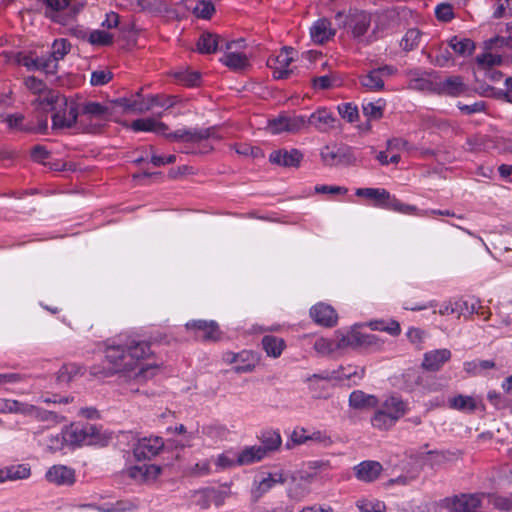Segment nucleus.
Returning a JSON list of instances; mask_svg holds the SVG:
<instances>
[{"label": "nucleus", "mask_w": 512, "mask_h": 512, "mask_svg": "<svg viewBox=\"0 0 512 512\" xmlns=\"http://www.w3.org/2000/svg\"><path fill=\"white\" fill-rule=\"evenodd\" d=\"M214 5L206 0H200L199 3L193 7V12L197 17L208 19L214 13Z\"/></svg>", "instance_id": "obj_64"}, {"label": "nucleus", "mask_w": 512, "mask_h": 512, "mask_svg": "<svg viewBox=\"0 0 512 512\" xmlns=\"http://www.w3.org/2000/svg\"><path fill=\"white\" fill-rule=\"evenodd\" d=\"M430 62L435 66L446 67L453 63V57L447 48L439 46L435 57Z\"/></svg>", "instance_id": "obj_59"}, {"label": "nucleus", "mask_w": 512, "mask_h": 512, "mask_svg": "<svg viewBox=\"0 0 512 512\" xmlns=\"http://www.w3.org/2000/svg\"><path fill=\"white\" fill-rule=\"evenodd\" d=\"M306 127V117L302 115H281L269 121L268 129L272 134L282 132H297Z\"/></svg>", "instance_id": "obj_15"}, {"label": "nucleus", "mask_w": 512, "mask_h": 512, "mask_svg": "<svg viewBox=\"0 0 512 512\" xmlns=\"http://www.w3.org/2000/svg\"><path fill=\"white\" fill-rule=\"evenodd\" d=\"M321 158L329 166L348 165L353 162L348 149L337 146H325L321 150Z\"/></svg>", "instance_id": "obj_23"}, {"label": "nucleus", "mask_w": 512, "mask_h": 512, "mask_svg": "<svg viewBox=\"0 0 512 512\" xmlns=\"http://www.w3.org/2000/svg\"><path fill=\"white\" fill-rule=\"evenodd\" d=\"M386 209L407 215H423L416 206L405 204L392 195Z\"/></svg>", "instance_id": "obj_50"}, {"label": "nucleus", "mask_w": 512, "mask_h": 512, "mask_svg": "<svg viewBox=\"0 0 512 512\" xmlns=\"http://www.w3.org/2000/svg\"><path fill=\"white\" fill-rule=\"evenodd\" d=\"M337 334L341 350L361 348L363 333L359 330V325L352 326L346 332L338 331Z\"/></svg>", "instance_id": "obj_36"}, {"label": "nucleus", "mask_w": 512, "mask_h": 512, "mask_svg": "<svg viewBox=\"0 0 512 512\" xmlns=\"http://www.w3.org/2000/svg\"><path fill=\"white\" fill-rule=\"evenodd\" d=\"M313 320L323 326H333L337 322L335 310L327 304L318 303L310 309Z\"/></svg>", "instance_id": "obj_32"}, {"label": "nucleus", "mask_w": 512, "mask_h": 512, "mask_svg": "<svg viewBox=\"0 0 512 512\" xmlns=\"http://www.w3.org/2000/svg\"><path fill=\"white\" fill-rule=\"evenodd\" d=\"M331 381L327 378V372L324 374H313L306 378L305 382L308 385V388L316 392L318 396H320L319 391L325 388V383Z\"/></svg>", "instance_id": "obj_56"}, {"label": "nucleus", "mask_w": 512, "mask_h": 512, "mask_svg": "<svg viewBox=\"0 0 512 512\" xmlns=\"http://www.w3.org/2000/svg\"><path fill=\"white\" fill-rule=\"evenodd\" d=\"M74 0H46V15L54 22L66 25L78 12Z\"/></svg>", "instance_id": "obj_13"}, {"label": "nucleus", "mask_w": 512, "mask_h": 512, "mask_svg": "<svg viewBox=\"0 0 512 512\" xmlns=\"http://www.w3.org/2000/svg\"><path fill=\"white\" fill-rule=\"evenodd\" d=\"M358 509L362 512H385L384 502L374 498H363L356 503Z\"/></svg>", "instance_id": "obj_53"}, {"label": "nucleus", "mask_w": 512, "mask_h": 512, "mask_svg": "<svg viewBox=\"0 0 512 512\" xmlns=\"http://www.w3.org/2000/svg\"><path fill=\"white\" fill-rule=\"evenodd\" d=\"M152 356L150 344L136 338H128L123 343L109 345L105 350L103 371L93 367L91 373L96 376H109L122 373L138 383H146L162 372V364L144 363Z\"/></svg>", "instance_id": "obj_1"}, {"label": "nucleus", "mask_w": 512, "mask_h": 512, "mask_svg": "<svg viewBox=\"0 0 512 512\" xmlns=\"http://www.w3.org/2000/svg\"><path fill=\"white\" fill-rule=\"evenodd\" d=\"M340 116L346 121L352 123L358 119L359 113L357 106L351 103H343L337 107Z\"/></svg>", "instance_id": "obj_60"}, {"label": "nucleus", "mask_w": 512, "mask_h": 512, "mask_svg": "<svg viewBox=\"0 0 512 512\" xmlns=\"http://www.w3.org/2000/svg\"><path fill=\"white\" fill-rule=\"evenodd\" d=\"M467 90V85L460 76H450L444 80L437 79L436 94L457 97L466 93Z\"/></svg>", "instance_id": "obj_27"}, {"label": "nucleus", "mask_w": 512, "mask_h": 512, "mask_svg": "<svg viewBox=\"0 0 512 512\" xmlns=\"http://www.w3.org/2000/svg\"><path fill=\"white\" fill-rule=\"evenodd\" d=\"M31 468L26 464H15L0 469V483L29 478Z\"/></svg>", "instance_id": "obj_35"}, {"label": "nucleus", "mask_w": 512, "mask_h": 512, "mask_svg": "<svg viewBox=\"0 0 512 512\" xmlns=\"http://www.w3.org/2000/svg\"><path fill=\"white\" fill-rule=\"evenodd\" d=\"M355 195L370 199L374 206L384 209H386L391 197V194L383 188H358Z\"/></svg>", "instance_id": "obj_34"}, {"label": "nucleus", "mask_w": 512, "mask_h": 512, "mask_svg": "<svg viewBox=\"0 0 512 512\" xmlns=\"http://www.w3.org/2000/svg\"><path fill=\"white\" fill-rule=\"evenodd\" d=\"M211 471V460L205 459L189 467L188 474L191 476L201 477L210 474Z\"/></svg>", "instance_id": "obj_63"}, {"label": "nucleus", "mask_w": 512, "mask_h": 512, "mask_svg": "<svg viewBox=\"0 0 512 512\" xmlns=\"http://www.w3.org/2000/svg\"><path fill=\"white\" fill-rule=\"evenodd\" d=\"M447 506L454 512H476L481 500L477 495H461L446 499Z\"/></svg>", "instance_id": "obj_29"}, {"label": "nucleus", "mask_w": 512, "mask_h": 512, "mask_svg": "<svg viewBox=\"0 0 512 512\" xmlns=\"http://www.w3.org/2000/svg\"><path fill=\"white\" fill-rule=\"evenodd\" d=\"M158 105L163 106L164 104L159 103V99L157 96H149L143 99H133V104H131L129 107L132 109L133 113L142 114Z\"/></svg>", "instance_id": "obj_48"}, {"label": "nucleus", "mask_w": 512, "mask_h": 512, "mask_svg": "<svg viewBox=\"0 0 512 512\" xmlns=\"http://www.w3.org/2000/svg\"><path fill=\"white\" fill-rule=\"evenodd\" d=\"M479 401L473 396L467 395H456L449 398L448 405L451 409H455L461 412L470 413L476 410Z\"/></svg>", "instance_id": "obj_40"}, {"label": "nucleus", "mask_w": 512, "mask_h": 512, "mask_svg": "<svg viewBox=\"0 0 512 512\" xmlns=\"http://www.w3.org/2000/svg\"><path fill=\"white\" fill-rule=\"evenodd\" d=\"M371 416V426L378 431H389L397 422L402 419L410 410L409 403L397 395H390L377 400Z\"/></svg>", "instance_id": "obj_3"}, {"label": "nucleus", "mask_w": 512, "mask_h": 512, "mask_svg": "<svg viewBox=\"0 0 512 512\" xmlns=\"http://www.w3.org/2000/svg\"><path fill=\"white\" fill-rule=\"evenodd\" d=\"M365 368L360 366H340L338 369L327 372V378L332 381L343 383L345 381L357 384L363 379Z\"/></svg>", "instance_id": "obj_21"}, {"label": "nucleus", "mask_w": 512, "mask_h": 512, "mask_svg": "<svg viewBox=\"0 0 512 512\" xmlns=\"http://www.w3.org/2000/svg\"><path fill=\"white\" fill-rule=\"evenodd\" d=\"M45 478L49 483L58 486H69L76 480L74 470L65 465H53L47 470Z\"/></svg>", "instance_id": "obj_22"}, {"label": "nucleus", "mask_w": 512, "mask_h": 512, "mask_svg": "<svg viewBox=\"0 0 512 512\" xmlns=\"http://www.w3.org/2000/svg\"><path fill=\"white\" fill-rule=\"evenodd\" d=\"M117 5L134 11L155 12L161 10L158 0H117Z\"/></svg>", "instance_id": "obj_39"}, {"label": "nucleus", "mask_w": 512, "mask_h": 512, "mask_svg": "<svg viewBox=\"0 0 512 512\" xmlns=\"http://www.w3.org/2000/svg\"><path fill=\"white\" fill-rule=\"evenodd\" d=\"M223 43H225V41L220 39L217 35L203 33L197 42V49L200 53L209 54L215 52L218 48L221 49Z\"/></svg>", "instance_id": "obj_41"}, {"label": "nucleus", "mask_w": 512, "mask_h": 512, "mask_svg": "<svg viewBox=\"0 0 512 512\" xmlns=\"http://www.w3.org/2000/svg\"><path fill=\"white\" fill-rule=\"evenodd\" d=\"M81 374V367L77 364H64L57 373V380L61 383H68Z\"/></svg>", "instance_id": "obj_52"}, {"label": "nucleus", "mask_w": 512, "mask_h": 512, "mask_svg": "<svg viewBox=\"0 0 512 512\" xmlns=\"http://www.w3.org/2000/svg\"><path fill=\"white\" fill-rule=\"evenodd\" d=\"M355 476L363 482L375 481L382 472V465L377 461H363L354 467Z\"/></svg>", "instance_id": "obj_31"}, {"label": "nucleus", "mask_w": 512, "mask_h": 512, "mask_svg": "<svg viewBox=\"0 0 512 512\" xmlns=\"http://www.w3.org/2000/svg\"><path fill=\"white\" fill-rule=\"evenodd\" d=\"M25 86L34 94H37L39 96H43L48 101L53 100V96L48 97V88L45 85V83L33 76L28 77L25 79Z\"/></svg>", "instance_id": "obj_54"}, {"label": "nucleus", "mask_w": 512, "mask_h": 512, "mask_svg": "<svg viewBox=\"0 0 512 512\" xmlns=\"http://www.w3.org/2000/svg\"><path fill=\"white\" fill-rule=\"evenodd\" d=\"M457 315H471L473 313H478V309L481 308L480 300L474 297H470L465 300L456 301Z\"/></svg>", "instance_id": "obj_51"}, {"label": "nucleus", "mask_w": 512, "mask_h": 512, "mask_svg": "<svg viewBox=\"0 0 512 512\" xmlns=\"http://www.w3.org/2000/svg\"><path fill=\"white\" fill-rule=\"evenodd\" d=\"M222 360L225 364L233 365L235 373H250L254 371L259 363V357L250 350H242L238 353L227 351L223 353Z\"/></svg>", "instance_id": "obj_10"}, {"label": "nucleus", "mask_w": 512, "mask_h": 512, "mask_svg": "<svg viewBox=\"0 0 512 512\" xmlns=\"http://www.w3.org/2000/svg\"><path fill=\"white\" fill-rule=\"evenodd\" d=\"M63 431L65 442L72 446L94 445L100 439L98 429L88 423H73Z\"/></svg>", "instance_id": "obj_5"}, {"label": "nucleus", "mask_w": 512, "mask_h": 512, "mask_svg": "<svg viewBox=\"0 0 512 512\" xmlns=\"http://www.w3.org/2000/svg\"><path fill=\"white\" fill-rule=\"evenodd\" d=\"M162 469L155 464H139L128 468V475L140 483H150L155 481L160 475Z\"/></svg>", "instance_id": "obj_24"}, {"label": "nucleus", "mask_w": 512, "mask_h": 512, "mask_svg": "<svg viewBox=\"0 0 512 512\" xmlns=\"http://www.w3.org/2000/svg\"><path fill=\"white\" fill-rule=\"evenodd\" d=\"M203 433L212 439L222 440L227 436L228 430L223 425L210 424L203 427Z\"/></svg>", "instance_id": "obj_62"}, {"label": "nucleus", "mask_w": 512, "mask_h": 512, "mask_svg": "<svg viewBox=\"0 0 512 512\" xmlns=\"http://www.w3.org/2000/svg\"><path fill=\"white\" fill-rule=\"evenodd\" d=\"M262 345L267 355L273 358H278L286 346L282 338L270 335L263 337Z\"/></svg>", "instance_id": "obj_45"}, {"label": "nucleus", "mask_w": 512, "mask_h": 512, "mask_svg": "<svg viewBox=\"0 0 512 512\" xmlns=\"http://www.w3.org/2000/svg\"><path fill=\"white\" fill-rule=\"evenodd\" d=\"M213 463L216 467V471H222L226 469H231L238 465L237 451L230 449L226 450L223 453L217 455Z\"/></svg>", "instance_id": "obj_44"}, {"label": "nucleus", "mask_w": 512, "mask_h": 512, "mask_svg": "<svg viewBox=\"0 0 512 512\" xmlns=\"http://www.w3.org/2000/svg\"><path fill=\"white\" fill-rule=\"evenodd\" d=\"M384 108L385 101L383 99H378L375 102H364L362 104L363 114L369 121L381 119Z\"/></svg>", "instance_id": "obj_47"}, {"label": "nucleus", "mask_w": 512, "mask_h": 512, "mask_svg": "<svg viewBox=\"0 0 512 512\" xmlns=\"http://www.w3.org/2000/svg\"><path fill=\"white\" fill-rule=\"evenodd\" d=\"M451 358L448 349H437L424 354L422 366L429 371H438Z\"/></svg>", "instance_id": "obj_33"}, {"label": "nucleus", "mask_w": 512, "mask_h": 512, "mask_svg": "<svg viewBox=\"0 0 512 512\" xmlns=\"http://www.w3.org/2000/svg\"><path fill=\"white\" fill-rule=\"evenodd\" d=\"M176 79L186 86H196L200 80V74L195 71H189L187 69L180 70L175 73Z\"/></svg>", "instance_id": "obj_57"}, {"label": "nucleus", "mask_w": 512, "mask_h": 512, "mask_svg": "<svg viewBox=\"0 0 512 512\" xmlns=\"http://www.w3.org/2000/svg\"><path fill=\"white\" fill-rule=\"evenodd\" d=\"M408 88L411 90L435 93L437 91V77L434 73L423 72L419 70L408 73Z\"/></svg>", "instance_id": "obj_16"}, {"label": "nucleus", "mask_w": 512, "mask_h": 512, "mask_svg": "<svg viewBox=\"0 0 512 512\" xmlns=\"http://www.w3.org/2000/svg\"><path fill=\"white\" fill-rule=\"evenodd\" d=\"M486 498L488 503L496 509L503 511L512 510V494L509 496L487 495Z\"/></svg>", "instance_id": "obj_55"}, {"label": "nucleus", "mask_w": 512, "mask_h": 512, "mask_svg": "<svg viewBox=\"0 0 512 512\" xmlns=\"http://www.w3.org/2000/svg\"><path fill=\"white\" fill-rule=\"evenodd\" d=\"M164 447L161 437H143L137 441L133 448V454L138 460L150 459L159 454Z\"/></svg>", "instance_id": "obj_17"}, {"label": "nucleus", "mask_w": 512, "mask_h": 512, "mask_svg": "<svg viewBox=\"0 0 512 512\" xmlns=\"http://www.w3.org/2000/svg\"><path fill=\"white\" fill-rule=\"evenodd\" d=\"M377 400L374 395L367 394L361 390H355L349 396V406L354 409L375 408Z\"/></svg>", "instance_id": "obj_38"}, {"label": "nucleus", "mask_w": 512, "mask_h": 512, "mask_svg": "<svg viewBox=\"0 0 512 512\" xmlns=\"http://www.w3.org/2000/svg\"><path fill=\"white\" fill-rule=\"evenodd\" d=\"M335 30L331 26V22L326 18L318 19L310 28V36L314 43L323 44L333 38Z\"/></svg>", "instance_id": "obj_30"}, {"label": "nucleus", "mask_w": 512, "mask_h": 512, "mask_svg": "<svg viewBox=\"0 0 512 512\" xmlns=\"http://www.w3.org/2000/svg\"><path fill=\"white\" fill-rule=\"evenodd\" d=\"M289 472L283 469H275L263 474L259 479L254 480L251 489V496L254 501H258L265 493L270 491L276 485L285 484L288 481Z\"/></svg>", "instance_id": "obj_7"}, {"label": "nucleus", "mask_w": 512, "mask_h": 512, "mask_svg": "<svg viewBox=\"0 0 512 512\" xmlns=\"http://www.w3.org/2000/svg\"><path fill=\"white\" fill-rule=\"evenodd\" d=\"M448 45L455 54L462 57L471 55L475 49V45L472 40L458 36H453L448 41Z\"/></svg>", "instance_id": "obj_43"}, {"label": "nucleus", "mask_w": 512, "mask_h": 512, "mask_svg": "<svg viewBox=\"0 0 512 512\" xmlns=\"http://www.w3.org/2000/svg\"><path fill=\"white\" fill-rule=\"evenodd\" d=\"M130 128L134 132H153L172 141H184L189 143H199L202 140L213 137L215 133V129L212 127L200 129H178L173 133H167V125L155 118L136 119L131 123Z\"/></svg>", "instance_id": "obj_2"}, {"label": "nucleus", "mask_w": 512, "mask_h": 512, "mask_svg": "<svg viewBox=\"0 0 512 512\" xmlns=\"http://www.w3.org/2000/svg\"><path fill=\"white\" fill-rule=\"evenodd\" d=\"M315 475L308 471H296L289 473L287 494L289 498L301 501L310 493V486L314 481Z\"/></svg>", "instance_id": "obj_9"}, {"label": "nucleus", "mask_w": 512, "mask_h": 512, "mask_svg": "<svg viewBox=\"0 0 512 512\" xmlns=\"http://www.w3.org/2000/svg\"><path fill=\"white\" fill-rule=\"evenodd\" d=\"M303 155L297 149H279L270 153L269 160L271 163L283 167H298L302 161Z\"/></svg>", "instance_id": "obj_26"}, {"label": "nucleus", "mask_w": 512, "mask_h": 512, "mask_svg": "<svg viewBox=\"0 0 512 512\" xmlns=\"http://www.w3.org/2000/svg\"><path fill=\"white\" fill-rule=\"evenodd\" d=\"M113 77V74L108 69H99L91 73L90 83L92 86H102L107 84Z\"/></svg>", "instance_id": "obj_61"}, {"label": "nucleus", "mask_w": 512, "mask_h": 512, "mask_svg": "<svg viewBox=\"0 0 512 512\" xmlns=\"http://www.w3.org/2000/svg\"><path fill=\"white\" fill-rule=\"evenodd\" d=\"M397 69L390 65L372 69L359 76L360 85L367 91L379 92L384 89L385 79L393 76Z\"/></svg>", "instance_id": "obj_12"}, {"label": "nucleus", "mask_w": 512, "mask_h": 512, "mask_svg": "<svg viewBox=\"0 0 512 512\" xmlns=\"http://www.w3.org/2000/svg\"><path fill=\"white\" fill-rule=\"evenodd\" d=\"M14 414H21L26 417H33L40 421H50L57 418L56 414L43 410L33 404L15 400Z\"/></svg>", "instance_id": "obj_28"}, {"label": "nucleus", "mask_w": 512, "mask_h": 512, "mask_svg": "<svg viewBox=\"0 0 512 512\" xmlns=\"http://www.w3.org/2000/svg\"><path fill=\"white\" fill-rule=\"evenodd\" d=\"M421 39L422 33L417 28H411L403 36L400 46L405 51H412L419 46Z\"/></svg>", "instance_id": "obj_49"}, {"label": "nucleus", "mask_w": 512, "mask_h": 512, "mask_svg": "<svg viewBox=\"0 0 512 512\" xmlns=\"http://www.w3.org/2000/svg\"><path fill=\"white\" fill-rule=\"evenodd\" d=\"M79 117L75 102L64 100V106L59 108L52 117L54 129H67L74 126Z\"/></svg>", "instance_id": "obj_18"}, {"label": "nucleus", "mask_w": 512, "mask_h": 512, "mask_svg": "<svg viewBox=\"0 0 512 512\" xmlns=\"http://www.w3.org/2000/svg\"><path fill=\"white\" fill-rule=\"evenodd\" d=\"M267 454V449L262 446H249L237 451L238 465H250L262 460Z\"/></svg>", "instance_id": "obj_37"}, {"label": "nucleus", "mask_w": 512, "mask_h": 512, "mask_svg": "<svg viewBox=\"0 0 512 512\" xmlns=\"http://www.w3.org/2000/svg\"><path fill=\"white\" fill-rule=\"evenodd\" d=\"M336 118L326 108H318L309 117H306V127L311 125L321 132H326L335 127Z\"/></svg>", "instance_id": "obj_25"}, {"label": "nucleus", "mask_w": 512, "mask_h": 512, "mask_svg": "<svg viewBox=\"0 0 512 512\" xmlns=\"http://www.w3.org/2000/svg\"><path fill=\"white\" fill-rule=\"evenodd\" d=\"M46 428L43 426L33 431V439L43 449L49 452H56L64 447L65 438L64 431L62 433H45Z\"/></svg>", "instance_id": "obj_19"}, {"label": "nucleus", "mask_w": 512, "mask_h": 512, "mask_svg": "<svg viewBox=\"0 0 512 512\" xmlns=\"http://www.w3.org/2000/svg\"><path fill=\"white\" fill-rule=\"evenodd\" d=\"M343 17V12H338L336 14V20L339 24H342L344 27H348L355 39L362 40L370 28V15L364 11L355 10L350 12L348 16H345V20H342Z\"/></svg>", "instance_id": "obj_8"}, {"label": "nucleus", "mask_w": 512, "mask_h": 512, "mask_svg": "<svg viewBox=\"0 0 512 512\" xmlns=\"http://www.w3.org/2000/svg\"><path fill=\"white\" fill-rule=\"evenodd\" d=\"M232 495L228 487L222 488H204L194 492L193 502L201 509H208L211 504L215 507H221L225 501Z\"/></svg>", "instance_id": "obj_11"}, {"label": "nucleus", "mask_w": 512, "mask_h": 512, "mask_svg": "<svg viewBox=\"0 0 512 512\" xmlns=\"http://www.w3.org/2000/svg\"><path fill=\"white\" fill-rule=\"evenodd\" d=\"M339 345V338L336 333L334 339L324 337L318 338L314 343V349L318 354L325 356L341 350Z\"/></svg>", "instance_id": "obj_46"}, {"label": "nucleus", "mask_w": 512, "mask_h": 512, "mask_svg": "<svg viewBox=\"0 0 512 512\" xmlns=\"http://www.w3.org/2000/svg\"><path fill=\"white\" fill-rule=\"evenodd\" d=\"M185 326L188 330H194L196 336L204 341H217L221 337V331L215 321L192 320Z\"/></svg>", "instance_id": "obj_20"}, {"label": "nucleus", "mask_w": 512, "mask_h": 512, "mask_svg": "<svg viewBox=\"0 0 512 512\" xmlns=\"http://www.w3.org/2000/svg\"><path fill=\"white\" fill-rule=\"evenodd\" d=\"M476 61L480 68L486 69L499 65L502 62V58L498 54L485 52L482 55H478Z\"/></svg>", "instance_id": "obj_58"}, {"label": "nucleus", "mask_w": 512, "mask_h": 512, "mask_svg": "<svg viewBox=\"0 0 512 512\" xmlns=\"http://www.w3.org/2000/svg\"><path fill=\"white\" fill-rule=\"evenodd\" d=\"M297 52L290 47H284L281 51L267 60L268 66L273 70L275 79H285L292 72L290 64L295 60Z\"/></svg>", "instance_id": "obj_14"}, {"label": "nucleus", "mask_w": 512, "mask_h": 512, "mask_svg": "<svg viewBox=\"0 0 512 512\" xmlns=\"http://www.w3.org/2000/svg\"><path fill=\"white\" fill-rule=\"evenodd\" d=\"M109 114V107L98 102H86L83 104L79 116L81 120L84 117L102 119Z\"/></svg>", "instance_id": "obj_42"}, {"label": "nucleus", "mask_w": 512, "mask_h": 512, "mask_svg": "<svg viewBox=\"0 0 512 512\" xmlns=\"http://www.w3.org/2000/svg\"><path fill=\"white\" fill-rule=\"evenodd\" d=\"M71 49L70 43L64 39H56L52 44V51L47 57L25 58L24 65L29 69H38L46 73H55L57 70V62L62 60Z\"/></svg>", "instance_id": "obj_4"}, {"label": "nucleus", "mask_w": 512, "mask_h": 512, "mask_svg": "<svg viewBox=\"0 0 512 512\" xmlns=\"http://www.w3.org/2000/svg\"><path fill=\"white\" fill-rule=\"evenodd\" d=\"M245 47V41L239 39L236 41L225 42V53L221 62L229 69L234 71H243L250 65L248 55L242 50Z\"/></svg>", "instance_id": "obj_6"}]
</instances>
